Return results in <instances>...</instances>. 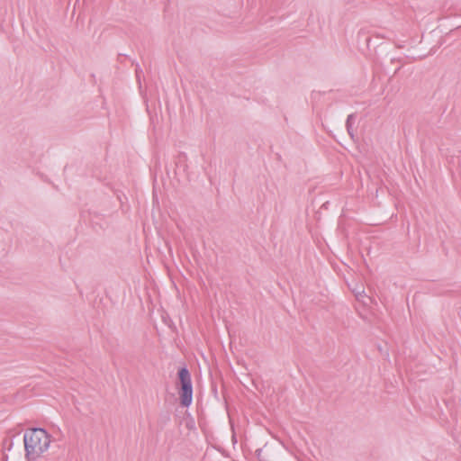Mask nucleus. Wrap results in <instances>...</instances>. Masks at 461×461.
I'll return each mask as SVG.
<instances>
[{"label": "nucleus", "instance_id": "nucleus-1", "mask_svg": "<svg viewBox=\"0 0 461 461\" xmlns=\"http://www.w3.org/2000/svg\"><path fill=\"white\" fill-rule=\"evenodd\" d=\"M25 456L29 461H36L50 447V436L43 429H31L24 433Z\"/></svg>", "mask_w": 461, "mask_h": 461}, {"label": "nucleus", "instance_id": "nucleus-4", "mask_svg": "<svg viewBox=\"0 0 461 461\" xmlns=\"http://www.w3.org/2000/svg\"><path fill=\"white\" fill-rule=\"evenodd\" d=\"M394 61H398V62H401V59H392V62H394Z\"/></svg>", "mask_w": 461, "mask_h": 461}, {"label": "nucleus", "instance_id": "nucleus-3", "mask_svg": "<svg viewBox=\"0 0 461 461\" xmlns=\"http://www.w3.org/2000/svg\"><path fill=\"white\" fill-rule=\"evenodd\" d=\"M357 119V117H348V120H347L348 131L351 137L354 136V132H355L354 124H355Z\"/></svg>", "mask_w": 461, "mask_h": 461}, {"label": "nucleus", "instance_id": "nucleus-2", "mask_svg": "<svg viewBox=\"0 0 461 461\" xmlns=\"http://www.w3.org/2000/svg\"><path fill=\"white\" fill-rule=\"evenodd\" d=\"M178 378L181 385L179 390L180 403L185 407H188L193 400V388L189 371L185 367L181 368L178 372Z\"/></svg>", "mask_w": 461, "mask_h": 461}]
</instances>
